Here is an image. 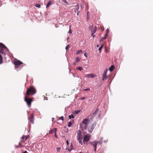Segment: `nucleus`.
Returning a JSON list of instances; mask_svg holds the SVG:
<instances>
[{
	"label": "nucleus",
	"instance_id": "4d7b16f0",
	"mask_svg": "<svg viewBox=\"0 0 153 153\" xmlns=\"http://www.w3.org/2000/svg\"><path fill=\"white\" fill-rule=\"evenodd\" d=\"M68 38H69L68 37L67 38V39H68Z\"/></svg>",
	"mask_w": 153,
	"mask_h": 153
},
{
	"label": "nucleus",
	"instance_id": "4468645a",
	"mask_svg": "<svg viewBox=\"0 0 153 153\" xmlns=\"http://www.w3.org/2000/svg\"><path fill=\"white\" fill-rule=\"evenodd\" d=\"M114 69V66L113 65H112L109 68V70L110 71H113Z\"/></svg>",
	"mask_w": 153,
	"mask_h": 153
},
{
	"label": "nucleus",
	"instance_id": "c756f323",
	"mask_svg": "<svg viewBox=\"0 0 153 153\" xmlns=\"http://www.w3.org/2000/svg\"><path fill=\"white\" fill-rule=\"evenodd\" d=\"M64 117L62 116L59 118V119L62 120L63 121L64 120Z\"/></svg>",
	"mask_w": 153,
	"mask_h": 153
},
{
	"label": "nucleus",
	"instance_id": "c03bdc74",
	"mask_svg": "<svg viewBox=\"0 0 153 153\" xmlns=\"http://www.w3.org/2000/svg\"><path fill=\"white\" fill-rule=\"evenodd\" d=\"M108 32H109L108 30V29H107V30H106V33H107L108 34Z\"/></svg>",
	"mask_w": 153,
	"mask_h": 153
},
{
	"label": "nucleus",
	"instance_id": "6ab92c4d",
	"mask_svg": "<svg viewBox=\"0 0 153 153\" xmlns=\"http://www.w3.org/2000/svg\"><path fill=\"white\" fill-rule=\"evenodd\" d=\"M98 111H99L98 109H97L96 110V111H95V112L93 113V115H95L97 114L98 112Z\"/></svg>",
	"mask_w": 153,
	"mask_h": 153
},
{
	"label": "nucleus",
	"instance_id": "423d86ee",
	"mask_svg": "<svg viewBox=\"0 0 153 153\" xmlns=\"http://www.w3.org/2000/svg\"><path fill=\"white\" fill-rule=\"evenodd\" d=\"M77 139H82V131L80 130H79L77 131Z\"/></svg>",
	"mask_w": 153,
	"mask_h": 153
},
{
	"label": "nucleus",
	"instance_id": "ddd939ff",
	"mask_svg": "<svg viewBox=\"0 0 153 153\" xmlns=\"http://www.w3.org/2000/svg\"><path fill=\"white\" fill-rule=\"evenodd\" d=\"M91 144L94 147H96L97 145V142L93 141L91 143Z\"/></svg>",
	"mask_w": 153,
	"mask_h": 153
},
{
	"label": "nucleus",
	"instance_id": "de8ad7c7",
	"mask_svg": "<svg viewBox=\"0 0 153 153\" xmlns=\"http://www.w3.org/2000/svg\"><path fill=\"white\" fill-rule=\"evenodd\" d=\"M94 151L95 152L96 151V147H94Z\"/></svg>",
	"mask_w": 153,
	"mask_h": 153
},
{
	"label": "nucleus",
	"instance_id": "f3484780",
	"mask_svg": "<svg viewBox=\"0 0 153 153\" xmlns=\"http://www.w3.org/2000/svg\"><path fill=\"white\" fill-rule=\"evenodd\" d=\"M75 61L76 63L79 62L80 61V59L79 57H76L75 58Z\"/></svg>",
	"mask_w": 153,
	"mask_h": 153
},
{
	"label": "nucleus",
	"instance_id": "c9c22d12",
	"mask_svg": "<svg viewBox=\"0 0 153 153\" xmlns=\"http://www.w3.org/2000/svg\"><path fill=\"white\" fill-rule=\"evenodd\" d=\"M80 111L79 110V111H75V113L76 114H78L79 113V112Z\"/></svg>",
	"mask_w": 153,
	"mask_h": 153
},
{
	"label": "nucleus",
	"instance_id": "1a4fd4ad",
	"mask_svg": "<svg viewBox=\"0 0 153 153\" xmlns=\"http://www.w3.org/2000/svg\"><path fill=\"white\" fill-rule=\"evenodd\" d=\"M7 48V47L5 46L4 45L1 43H0V53H1L2 52L1 51L2 49H6Z\"/></svg>",
	"mask_w": 153,
	"mask_h": 153
},
{
	"label": "nucleus",
	"instance_id": "dca6fc26",
	"mask_svg": "<svg viewBox=\"0 0 153 153\" xmlns=\"http://www.w3.org/2000/svg\"><path fill=\"white\" fill-rule=\"evenodd\" d=\"M52 1H50L46 5V8L49 7L50 5L52 4Z\"/></svg>",
	"mask_w": 153,
	"mask_h": 153
},
{
	"label": "nucleus",
	"instance_id": "6e6552de",
	"mask_svg": "<svg viewBox=\"0 0 153 153\" xmlns=\"http://www.w3.org/2000/svg\"><path fill=\"white\" fill-rule=\"evenodd\" d=\"M90 137L88 135L86 134L85 135L84 137L83 142L85 143V142H87L89 140Z\"/></svg>",
	"mask_w": 153,
	"mask_h": 153
},
{
	"label": "nucleus",
	"instance_id": "5fc2aeb1",
	"mask_svg": "<svg viewBox=\"0 0 153 153\" xmlns=\"http://www.w3.org/2000/svg\"><path fill=\"white\" fill-rule=\"evenodd\" d=\"M78 13H77V15H78Z\"/></svg>",
	"mask_w": 153,
	"mask_h": 153
},
{
	"label": "nucleus",
	"instance_id": "7c9ffc66",
	"mask_svg": "<svg viewBox=\"0 0 153 153\" xmlns=\"http://www.w3.org/2000/svg\"><path fill=\"white\" fill-rule=\"evenodd\" d=\"M102 143V140L101 139V140H100L98 142V143L101 144Z\"/></svg>",
	"mask_w": 153,
	"mask_h": 153
},
{
	"label": "nucleus",
	"instance_id": "58836bf2",
	"mask_svg": "<svg viewBox=\"0 0 153 153\" xmlns=\"http://www.w3.org/2000/svg\"><path fill=\"white\" fill-rule=\"evenodd\" d=\"M85 99V97H82V98H80V100H84Z\"/></svg>",
	"mask_w": 153,
	"mask_h": 153
},
{
	"label": "nucleus",
	"instance_id": "37998d69",
	"mask_svg": "<svg viewBox=\"0 0 153 153\" xmlns=\"http://www.w3.org/2000/svg\"><path fill=\"white\" fill-rule=\"evenodd\" d=\"M54 136L55 137L57 138L58 137H57L56 133H55Z\"/></svg>",
	"mask_w": 153,
	"mask_h": 153
},
{
	"label": "nucleus",
	"instance_id": "20e7f679",
	"mask_svg": "<svg viewBox=\"0 0 153 153\" xmlns=\"http://www.w3.org/2000/svg\"><path fill=\"white\" fill-rule=\"evenodd\" d=\"M89 120L88 118L83 119L82 120V123L84 124V128L87 129L89 124Z\"/></svg>",
	"mask_w": 153,
	"mask_h": 153
},
{
	"label": "nucleus",
	"instance_id": "a878e982",
	"mask_svg": "<svg viewBox=\"0 0 153 153\" xmlns=\"http://www.w3.org/2000/svg\"><path fill=\"white\" fill-rule=\"evenodd\" d=\"M76 10L78 11L79 9V6L77 4V5H76Z\"/></svg>",
	"mask_w": 153,
	"mask_h": 153
},
{
	"label": "nucleus",
	"instance_id": "ea45409f",
	"mask_svg": "<svg viewBox=\"0 0 153 153\" xmlns=\"http://www.w3.org/2000/svg\"><path fill=\"white\" fill-rule=\"evenodd\" d=\"M107 36H108V34L107 33H106L104 36V37H105V38H106Z\"/></svg>",
	"mask_w": 153,
	"mask_h": 153
},
{
	"label": "nucleus",
	"instance_id": "a18cd8bd",
	"mask_svg": "<svg viewBox=\"0 0 153 153\" xmlns=\"http://www.w3.org/2000/svg\"><path fill=\"white\" fill-rule=\"evenodd\" d=\"M63 1L65 3H67V1L66 0H64V1Z\"/></svg>",
	"mask_w": 153,
	"mask_h": 153
},
{
	"label": "nucleus",
	"instance_id": "13d9d810",
	"mask_svg": "<svg viewBox=\"0 0 153 153\" xmlns=\"http://www.w3.org/2000/svg\"><path fill=\"white\" fill-rule=\"evenodd\" d=\"M18 146H17L16 148H18Z\"/></svg>",
	"mask_w": 153,
	"mask_h": 153
},
{
	"label": "nucleus",
	"instance_id": "f8f14e48",
	"mask_svg": "<svg viewBox=\"0 0 153 153\" xmlns=\"http://www.w3.org/2000/svg\"><path fill=\"white\" fill-rule=\"evenodd\" d=\"M28 138V137L26 136H23L22 137V139L21 140V142H24V140H26Z\"/></svg>",
	"mask_w": 153,
	"mask_h": 153
},
{
	"label": "nucleus",
	"instance_id": "0eeeda50",
	"mask_svg": "<svg viewBox=\"0 0 153 153\" xmlns=\"http://www.w3.org/2000/svg\"><path fill=\"white\" fill-rule=\"evenodd\" d=\"M33 115V114H31L30 115V117L28 118V121L29 122L33 124L34 123Z\"/></svg>",
	"mask_w": 153,
	"mask_h": 153
},
{
	"label": "nucleus",
	"instance_id": "473e14b6",
	"mask_svg": "<svg viewBox=\"0 0 153 153\" xmlns=\"http://www.w3.org/2000/svg\"><path fill=\"white\" fill-rule=\"evenodd\" d=\"M54 130V133H56V132L57 131V129L56 128H54V130Z\"/></svg>",
	"mask_w": 153,
	"mask_h": 153
},
{
	"label": "nucleus",
	"instance_id": "49530a36",
	"mask_svg": "<svg viewBox=\"0 0 153 153\" xmlns=\"http://www.w3.org/2000/svg\"><path fill=\"white\" fill-rule=\"evenodd\" d=\"M22 153H27V152L26 151H25L24 152H22Z\"/></svg>",
	"mask_w": 153,
	"mask_h": 153
},
{
	"label": "nucleus",
	"instance_id": "39448f33",
	"mask_svg": "<svg viewBox=\"0 0 153 153\" xmlns=\"http://www.w3.org/2000/svg\"><path fill=\"white\" fill-rule=\"evenodd\" d=\"M96 125V123H93L92 125L90 126V127L88 128V131L90 132L91 133L92 131H93L95 127V126Z\"/></svg>",
	"mask_w": 153,
	"mask_h": 153
},
{
	"label": "nucleus",
	"instance_id": "603ef678",
	"mask_svg": "<svg viewBox=\"0 0 153 153\" xmlns=\"http://www.w3.org/2000/svg\"><path fill=\"white\" fill-rule=\"evenodd\" d=\"M66 143H67V144H68V141H66Z\"/></svg>",
	"mask_w": 153,
	"mask_h": 153
},
{
	"label": "nucleus",
	"instance_id": "79ce46f5",
	"mask_svg": "<svg viewBox=\"0 0 153 153\" xmlns=\"http://www.w3.org/2000/svg\"><path fill=\"white\" fill-rule=\"evenodd\" d=\"M86 8L87 9V10H88V5H86Z\"/></svg>",
	"mask_w": 153,
	"mask_h": 153
},
{
	"label": "nucleus",
	"instance_id": "9b49d317",
	"mask_svg": "<svg viewBox=\"0 0 153 153\" xmlns=\"http://www.w3.org/2000/svg\"><path fill=\"white\" fill-rule=\"evenodd\" d=\"M85 77H91V78H93L95 77V76L93 74H87L85 75Z\"/></svg>",
	"mask_w": 153,
	"mask_h": 153
},
{
	"label": "nucleus",
	"instance_id": "09e8293b",
	"mask_svg": "<svg viewBox=\"0 0 153 153\" xmlns=\"http://www.w3.org/2000/svg\"><path fill=\"white\" fill-rule=\"evenodd\" d=\"M89 14V12L88 11L87 13V15L88 16Z\"/></svg>",
	"mask_w": 153,
	"mask_h": 153
},
{
	"label": "nucleus",
	"instance_id": "393cba45",
	"mask_svg": "<svg viewBox=\"0 0 153 153\" xmlns=\"http://www.w3.org/2000/svg\"><path fill=\"white\" fill-rule=\"evenodd\" d=\"M54 132L53 130L51 129L49 130V134H52Z\"/></svg>",
	"mask_w": 153,
	"mask_h": 153
},
{
	"label": "nucleus",
	"instance_id": "f704fd0d",
	"mask_svg": "<svg viewBox=\"0 0 153 153\" xmlns=\"http://www.w3.org/2000/svg\"><path fill=\"white\" fill-rule=\"evenodd\" d=\"M70 27H71V26L70 25V27H69L70 29H69V30L68 32L69 33H71L72 32L71 31V30L70 29Z\"/></svg>",
	"mask_w": 153,
	"mask_h": 153
},
{
	"label": "nucleus",
	"instance_id": "2f4dec72",
	"mask_svg": "<svg viewBox=\"0 0 153 153\" xmlns=\"http://www.w3.org/2000/svg\"><path fill=\"white\" fill-rule=\"evenodd\" d=\"M69 45H68L66 46V48H65V49H66V50L67 51L68 49L69 48Z\"/></svg>",
	"mask_w": 153,
	"mask_h": 153
},
{
	"label": "nucleus",
	"instance_id": "2eb2a0df",
	"mask_svg": "<svg viewBox=\"0 0 153 153\" xmlns=\"http://www.w3.org/2000/svg\"><path fill=\"white\" fill-rule=\"evenodd\" d=\"M97 29V28L95 26V27L91 31V33H95Z\"/></svg>",
	"mask_w": 153,
	"mask_h": 153
},
{
	"label": "nucleus",
	"instance_id": "c85d7f7f",
	"mask_svg": "<svg viewBox=\"0 0 153 153\" xmlns=\"http://www.w3.org/2000/svg\"><path fill=\"white\" fill-rule=\"evenodd\" d=\"M106 38L105 37H103L102 38V39L100 40V41H102L103 40L105 39Z\"/></svg>",
	"mask_w": 153,
	"mask_h": 153
},
{
	"label": "nucleus",
	"instance_id": "bb28decb",
	"mask_svg": "<svg viewBox=\"0 0 153 153\" xmlns=\"http://www.w3.org/2000/svg\"><path fill=\"white\" fill-rule=\"evenodd\" d=\"M103 45H101V47H100L99 48L98 50H99V51H100H100H101V49L102 48H103Z\"/></svg>",
	"mask_w": 153,
	"mask_h": 153
},
{
	"label": "nucleus",
	"instance_id": "4be33fe9",
	"mask_svg": "<svg viewBox=\"0 0 153 153\" xmlns=\"http://www.w3.org/2000/svg\"><path fill=\"white\" fill-rule=\"evenodd\" d=\"M82 52V50H80L79 51H77L76 52V54H79L80 53H81Z\"/></svg>",
	"mask_w": 153,
	"mask_h": 153
},
{
	"label": "nucleus",
	"instance_id": "a19ab883",
	"mask_svg": "<svg viewBox=\"0 0 153 153\" xmlns=\"http://www.w3.org/2000/svg\"><path fill=\"white\" fill-rule=\"evenodd\" d=\"M76 62H73V65H76Z\"/></svg>",
	"mask_w": 153,
	"mask_h": 153
},
{
	"label": "nucleus",
	"instance_id": "f257e3e1",
	"mask_svg": "<svg viewBox=\"0 0 153 153\" xmlns=\"http://www.w3.org/2000/svg\"><path fill=\"white\" fill-rule=\"evenodd\" d=\"M36 90L33 86H30L29 88H27L26 92V94L27 96L29 95H33L36 93Z\"/></svg>",
	"mask_w": 153,
	"mask_h": 153
},
{
	"label": "nucleus",
	"instance_id": "bf43d9fd",
	"mask_svg": "<svg viewBox=\"0 0 153 153\" xmlns=\"http://www.w3.org/2000/svg\"><path fill=\"white\" fill-rule=\"evenodd\" d=\"M80 153H81V152H80Z\"/></svg>",
	"mask_w": 153,
	"mask_h": 153
},
{
	"label": "nucleus",
	"instance_id": "a211bd4d",
	"mask_svg": "<svg viewBox=\"0 0 153 153\" xmlns=\"http://www.w3.org/2000/svg\"><path fill=\"white\" fill-rule=\"evenodd\" d=\"M3 62L2 57L1 55H0V64H1Z\"/></svg>",
	"mask_w": 153,
	"mask_h": 153
},
{
	"label": "nucleus",
	"instance_id": "4c0bfd02",
	"mask_svg": "<svg viewBox=\"0 0 153 153\" xmlns=\"http://www.w3.org/2000/svg\"><path fill=\"white\" fill-rule=\"evenodd\" d=\"M94 33H92L91 36L94 38L95 37V35L94 34Z\"/></svg>",
	"mask_w": 153,
	"mask_h": 153
},
{
	"label": "nucleus",
	"instance_id": "864d4df0",
	"mask_svg": "<svg viewBox=\"0 0 153 153\" xmlns=\"http://www.w3.org/2000/svg\"><path fill=\"white\" fill-rule=\"evenodd\" d=\"M97 47H99V46L98 45H97Z\"/></svg>",
	"mask_w": 153,
	"mask_h": 153
},
{
	"label": "nucleus",
	"instance_id": "9d476101",
	"mask_svg": "<svg viewBox=\"0 0 153 153\" xmlns=\"http://www.w3.org/2000/svg\"><path fill=\"white\" fill-rule=\"evenodd\" d=\"M106 71H104L102 74V80H104L107 79V76L106 75Z\"/></svg>",
	"mask_w": 153,
	"mask_h": 153
},
{
	"label": "nucleus",
	"instance_id": "8fccbe9b",
	"mask_svg": "<svg viewBox=\"0 0 153 153\" xmlns=\"http://www.w3.org/2000/svg\"><path fill=\"white\" fill-rule=\"evenodd\" d=\"M19 146H21V144H20V143H19Z\"/></svg>",
	"mask_w": 153,
	"mask_h": 153
},
{
	"label": "nucleus",
	"instance_id": "e433bc0d",
	"mask_svg": "<svg viewBox=\"0 0 153 153\" xmlns=\"http://www.w3.org/2000/svg\"><path fill=\"white\" fill-rule=\"evenodd\" d=\"M60 149H61L60 148H59V147L57 148V149H56L57 151H59V150Z\"/></svg>",
	"mask_w": 153,
	"mask_h": 153
},
{
	"label": "nucleus",
	"instance_id": "6e6d98bb",
	"mask_svg": "<svg viewBox=\"0 0 153 153\" xmlns=\"http://www.w3.org/2000/svg\"><path fill=\"white\" fill-rule=\"evenodd\" d=\"M54 118H52V121H53V120Z\"/></svg>",
	"mask_w": 153,
	"mask_h": 153
},
{
	"label": "nucleus",
	"instance_id": "7ed1b4c3",
	"mask_svg": "<svg viewBox=\"0 0 153 153\" xmlns=\"http://www.w3.org/2000/svg\"><path fill=\"white\" fill-rule=\"evenodd\" d=\"M33 99V98H28L27 96H26L25 97V101L26 102L27 105L29 107H30L31 106V103Z\"/></svg>",
	"mask_w": 153,
	"mask_h": 153
},
{
	"label": "nucleus",
	"instance_id": "3c124183",
	"mask_svg": "<svg viewBox=\"0 0 153 153\" xmlns=\"http://www.w3.org/2000/svg\"><path fill=\"white\" fill-rule=\"evenodd\" d=\"M84 55L85 56H86V53H85L84 54Z\"/></svg>",
	"mask_w": 153,
	"mask_h": 153
},
{
	"label": "nucleus",
	"instance_id": "412c9836",
	"mask_svg": "<svg viewBox=\"0 0 153 153\" xmlns=\"http://www.w3.org/2000/svg\"><path fill=\"white\" fill-rule=\"evenodd\" d=\"M82 139H77L78 141H79V143L81 144H82Z\"/></svg>",
	"mask_w": 153,
	"mask_h": 153
},
{
	"label": "nucleus",
	"instance_id": "72a5a7b5",
	"mask_svg": "<svg viewBox=\"0 0 153 153\" xmlns=\"http://www.w3.org/2000/svg\"><path fill=\"white\" fill-rule=\"evenodd\" d=\"M90 90V89L89 88H87V89H83V91H88Z\"/></svg>",
	"mask_w": 153,
	"mask_h": 153
},
{
	"label": "nucleus",
	"instance_id": "cd10ccee",
	"mask_svg": "<svg viewBox=\"0 0 153 153\" xmlns=\"http://www.w3.org/2000/svg\"><path fill=\"white\" fill-rule=\"evenodd\" d=\"M71 124H72V123H71V122H69L68 123V127H70L71 126Z\"/></svg>",
	"mask_w": 153,
	"mask_h": 153
},
{
	"label": "nucleus",
	"instance_id": "5701e85b",
	"mask_svg": "<svg viewBox=\"0 0 153 153\" xmlns=\"http://www.w3.org/2000/svg\"><path fill=\"white\" fill-rule=\"evenodd\" d=\"M77 69L79 71H82L83 69V68L82 67H79L77 68Z\"/></svg>",
	"mask_w": 153,
	"mask_h": 153
},
{
	"label": "nucleus",
	"instance_id": "b1692460",
	"mask_svg": "<svg viewBox=\"0 0 153 153\" xmlns=\"http://www.w3.org/2000/svg\"><path fill=\"white\" fill-rule=\"evenodd\" d=\"M35 6L37 7L40 8L41 7V5L39 4H35Z\"/></svg>",
	"mask_w": 153,
	"mask_h": 153
},
{
	"label": "nucleus",
	"instance_id": "aec40b11",
	"mask_svg": "<svg viewBox=\"0 0 153 153\" xmlns=\"http://www.w3.org/2000/svg\"><path fill=\"white\" fill-rule=\"evenodd\" d=\"M69 118L70 119L71 118H74V116L73 114H71V115H69L68 116Z\"/></svg>",
	"mask_w": 153,
	"mask_h": 153
},
{
	"label": "nucleus",
	"instance_id": "f03ea898",
	"mask_svg": "<svg viewBox=\"0 0 153 153\" xmlns=\"http://www.w3.org/2000/svg\"><path fill=\"white\" fill-rule=\"evenodd\" d=\"M14 64L15 65V67L17 68V70L20 69L22 67V66H21L23 63L20 61L16 60L14 61Z\"/></svg>",
	"mask_w": 153,
	"mask_h": 153
}]
</instances>
